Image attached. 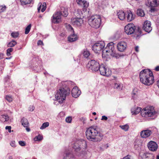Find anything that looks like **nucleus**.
Returning a JSON list of instances; mask_svg holds the SVG:
<instances>
[{"label": "nucleus", "mask_w": 159, "mask_h": 159, "mask_svg": "<svg viewBox=\"0 0 159 159\" xmlns=\"http://www.w3.org/2000/svg\"><path fill=\"white\" fill-rule=\"evenodd\" d=\"M126 43L122 41L119 42L117 45L118 51L120 52H123L126 49Z\"/></svg>", "instance_id": "23"}, {"label": "nucleus", "mask_w": 159, "mask_h": 159, "mask_svg": "<svg viewBox=\"0 0 159 159\" xmlns=\"http://www.w3.org/2000/svg\"><path fill=\"white\" fill-rule=\"evenodd\" d=\"M115 49L114 43L113 42H111L108 43L107 46L102 51V52L104 53L105 51L106 53H109L111 56L116 58H118L119 55L116 53Z\"/></svg>", "instance_id": "9"}, {"label": "nucleus", "mask_w": 159, "mask_h": 159, "mask_svg": "<svg viewBox=\"0 0 159 159\" xmlns=\"http://www.w3.org/2000/svg\"><path fill=\"white\" fill-rule=\"evenodd\" d=\"M93 114L94 115H95L96 114V113L95 112H93Z\"/></svg>", "instance_id": "64"}, {"label": "nucleus", "mask_w": 159, "mask_h": 159, "mask_svg": "<svg viewBox=\"0 0 159 159\" xmlns=\"http://www.w3.org/2000/svg\"><path fill=\"white\" fill-rule=\"evenodd\" d=\"M56 100H57L56 101L54 102V104L55 105H58L59 103L60 104V102H59L58 100H61V99H60L59 100L57 99Z\"/></svg>", "instance_id": "50"}, {"label": "nucleus", "mask_w": 159, "mask_h": 159, "mask_svg": "<svg viewBox=\"0 0 159 159\" xmlns=\"http://www.w3.org/2000/svg\"><path fill=\"white\" fill-rule=\"evenodd\" d=\"M72 120V118L71 117L68 116L67 117L66 119V122L70 123H71Z\"/></svg>", "instance_id": "43"}, {"label": "nucleus", "mask_w": 159, "mask_h": 159, "mask_svg": "<svg viewBox=\"0 0 159 159\" xmlns=\"http://www.w3.org/2000/svg\"><path fill=\"white\" fill-rule=\"evenodd\" d=\"M77 4L82 8L84 12L86 11L89 6V2L84 0H76Z\"/></svg>", "instance_id": "15"}, {"label": "nucleus", "mask_w": 159, "mask_h": 159, "mask_svg": "<svg viewBox=\"0 0 159 159\" xmlns=\"http://www.w3.org/2000/svg\"><path fill=\"white\" fill-rule=\"evenodd\" d=\"M3 54L2 53H0V60L3 58Z\"/></svg>", "instance_id": "58"}, {"label": "nucleus", "mask_w": 159, "mask_h": 159, "mask_svg": "<svg viewBox=\"0 0 159 159\" xmlns=\"http://www.w3.org/2000/svg\"><path fill=\"white\" fill-rule=\"evenodd\" d=\"M26 130H27V131H28V132H29L30 131V129L29 128H26Z\"/></svg>", "instance_id": "60"}, {"label": "nucleus", "mask_w": 159, "mask_h": 159, "mask_svg": "<svg viewBox=\"0 0 159 159\" xmlns=\"http://www.w3.org/2000/svg\"><path fill=\"white\" fill-rule=\"evenodd\" d=\"M127 19L128 21H131L134 20L135 17V15L130 11H128L126 12Z\"/></svg>", "instance_id": "24"}, {"label": "nucleus", "mask_w": 159, "mask_h": 159, "mask_svg": "<svg viewBox=\"0 0 159 159\" xmlns=\"http://www.w3.org/2000/svg\"><path fill=\"white\" fill-rule=\"evenodd\" d=\"M134 148L138 150L139 149L138 148L139 147H140L139 146V145H137L136 142V143L135 142L134 143Z\"/></svg>", "instance_id": "52"}, {"label": "nucleus", "mask_w": 159, "mask_h": 159, "mask_svg": "<svg viewBox=\"0 0 159 159\" xmlns=\"http://www.w3.org/2000/svg\"><path fill=\"white\" fill-rule=\"evenodd\" d=\"M9 159H13L12 157V156H10L9 157Z\"/></svg>", "instance_id": "63"}, {"label": "nucleus", "mask_w": 159, "mask_h": 159, "mask_svg": "<svg viewBox=\"0 0 159 159\" xmlns=\"http://www.w3.org/2000/svg\"><path fill=\"white\" fill-rule=\"evenodd\" d=\"M11 146L13 148H15L16 146L15 142L14 141H11L10 143Z\"/></svg>", "instance_id": "45"}, {"label": "nucleus", "mask_w": 159, "mask_h": 159, "mask_svg": "<svg viewBox=\"0 0 159 159\" xmlns=\"http://www.w3.org/2000/svg\"><path fill=\"white\" fill-rule=\"evenodd\" d=\"M157 86H158V88H159V80H158L157 81Z\"/></svg>", "instance_id": "59"}, {"label": "nucleus", "mask_w": 159, "mask_h": 159, "mask_svg": "<svg viewBox=\"0 0 159 159\" xmlns=\"http://www.w3.org/2000/svg\"><path fill=\"white\" fill-rule=\"evenodd\" d=\"M43 139V136L39 134L38 136H36L34 138L35 141H40Z\"/></svg>", "instance_id": "36"}, {"label": "nucleus", "mask_w": 159, "mask_h": 159, "mask_svg": "<svg viewBox=\"0 0 159 159\" xmlns=\"http://www.w3.org/2000/svg\"><path fill=\"white\" fill-rule=\"evenodd\" d=\"M85 134L86 138L89 140L94 142H100L103 136L98 128L92 126L87 129Z\"/></svg>", "instance_id": "2"}, {"label": "nucleus", "mask_w": 159, "mask_h": 159, "mask_svg": "<svg viewBox=\"0 0 159 159\" xmlns=\"http://www.w3.org/2000/svg\"><path fill=\"white\" fill-rule=\"evenodd\" d=\"M42 7V4H41L38 7V12H39Z\"/></svg>", "instance_id": "55"}, {"label": "nucleus", "mask_w": 159, "mask_h": 159, "mask_svg": "<svg viewBox=\"0 0 159 159\" xmlns=\"http://www.w3.org/2000/svg\"><path fill=\"white\" fill-rule=\"evenodd\" d=\"M82 14V12L80 13V11H78L77 12H75V15L78 17L75 18L72 20V23L74 26L77 27L81 26L83 22V20L81 18Z\"/></svg>", "instance_id": "13"}, {"label": "nucleus", "mask_w": 159, "mask_h": 159, "mask_svg": "<svg viewBox=\"0 0 159 159\" xmlns=\"http://www.w3.org/2000/svg\"><path fill=\"white\" fill-rule=\"evenodd\" d=\"M19 143L20 145L21 146H25L26 145L24 141H19Z\"/></svg>", "instance_id": "44"}, {"label": "nucleus", "mask_w": 159, "mask_h": 159, "mask_svg": "<svg viewBox=\"0 0 159 159\" xmlns=\"http://www.w3.org/2000/svg\"><path fill=\"white\" fill-rule=\"evenodd\" d=\"M81 91L78 89L77 86H75L72 89L71 94L72 97L75 98H77L81 94Z\"/></svg>", "instance_id": "22"}, {"label": "nucleus", "mask_w": 159, "mask_h": 159, "mask_svg": "<svg viewBox=\"0 0 159 159\" xmlns=\"http://www.w3.org/2000/svg\"><path fill=\"white\" fill-rule=\"evenodd\" d=\"M142 108L137 107L136 108L134 112L132 111V115H136L141 112V114L143 117H153L154 119L157 116V112L154 110L152 106L149 107L148 108H145L141 110Z\"/></svg>", "instance_id": "4"}, {"label": "nucleus", "mask_w": 159, "mask_h": 159, "mask_svg": "<svg viewBox=\"0 0 159 159\" xmlns=\"http://www.w3.org/2000/svg\"><path fill=\"white\" fill-rule=\"evenodd\" d=\"M125 32L128 35L132 34L136 39H139L142 35V31L141 28L138 27L136 29L133 24H129L125 26Z\"/></svg>", "instance_id": "5"}, {"label": "nucleus", "mask_w": 159, "mask_h": 159, "mask_svg": "<svg viewBox=\"0 0 159 159\" xmlns=\"http://www.w3.org/2000/svg\"><path fill=\"white\" fill-rule=\"evenodd\" d=\"M99 68V70L100 74L102 75L109 76L111 74V72L110 70H108L107 72H106V66L103 64H101Z\"/></svg>", "instance_id": "16"}, {"label": "nucleus", "mask_w": 159, "mask_h": 159, "mask_svg": "<svg viewBox=\"0 0 159 159\" xmlns=\"http://www.w3.org/2000/svg\"><path fill=\"white\" fill-rule=\"evenodd\" d=\"M42 61L38 56H35L32 58L30 65L31 68L35 72L40 71L42 68Z\"/></svg>", "instance_id": "7"}, {"label": "nucleus", "mask_w": 159, "mask_h": 159, "mask_svg": "<svg viewBox=\"0 0 159 159\" xmlns=\"http://www.w3.org/2000/svg\"><path fill=\"white\" fill-rule=\"evenodd\" d=\"M82 141H77L74 143L72 147L75 153L79 157H83V152H81V149L82 148Z\"/></svg>", "instance_id": "11"}, {"label": "nucleus", "mask_w": 159, "mask_h": 159, "mask_svg": "<svg viewBox=\"0 0 159 159\" xmlns=\"http://www.w3.org/2000/svg\"><path fill=\"white\" fill-rule=\"evenodd\" d=\"M12 57H7L6 58V59H10V58H11Z\"/></svg>", "instance_id": "62"}, {"label": "nucleus", "mask_w": 159, "mask_h": 159, "mask_svg": "<svg viewBox=\"0 0 159 159\" xmlns=\"http://www.w3.org/2000/svg\"><path fill=\"white\" fill-rule=\"evenodd\" d=\"M9 119V116L7 114L0 115V120L2 122L7 121Z\"/></svg>", "instance_id": "29"}, {"label": "nucleus", "mask_w": 159, "mask_h": 159, "mask_svg": "<svg viewBox=\"0 0 159 159\" xmlns=\"http://www.w3.org/2000/svg\"><path fill=\"white\" fill-rule=\"evenodd\" d=\"M137 13L138 16L141 17H143L145 15L144 11L142 9H138Z\"/></svg>", "instance_id": "32"}, {"label": "nucleus", "mask_w": 159, "mask_h": 159, "mask_svg": "<svg viewBox=\"0 0 159 159\" xmlns=\"http://www.w3.org/2000/svg\"><path fill=\"white\" fill-rule=\"evenodd\" d=\"M101 20L100 16H93L89 17L88 23L92 27L98 29L100 25Z\"/></svg>", "instance_id": "8"}, {"label": "nucleus", "mask_w": 159, "mask_h": 159, "mask_svg": "<svg viewBox=\"0 0 159 159\" xmlns=\"http://www.w3.org/2000/svg\"><path fill=\"white\" fill-rule=\"evenodd\" d=\"M68 26L71 30L73 31V33L70 34L68 37V41L70 42H73L76 41L78 39L77 35L74 33L73 28L70 25H68Z\"/></svg>", "instance_id": "20"}, {"label": "nucleus", "mask_w": 159, "mask_h": 159, "mask_svg": "<svg viewBox=\"0 0 159 159\" xmlns=\"http://www.w3.org/2000/svg\"><path fill=\"white\" fill-rule=\"evenodd\" d=\"M19 35L18 32H13L11 34V36L13 38H16Z\"/></svg>", "instance_id": "38"}, {"label": "nucleus", "mask_w": 159, "mask_h": 159, "mask_svg": "<svg viewBox=\"0 0 159 159\" xmlns=\"http://www.w3.org/2000/svg\"><path fill=\"white\" fill-rule=\"evenodd\" d=\"M107 117L105 116H102L101 120H107Z\"/></svg>", "instance_id": "53"}, {"label": "nucleus", "mask_w": 159, "mask_h": 159, "mask_svg": "<svg viewBox=\"0 0 159 159\" xmlns=\"http://www.w3.org/2000/svg\"><path fill=\"white\" fill-rule=\"evenodd\" d=\"M120 127L125 131L128 130V129H129V126L127 124H126L123 125H120Z\"/></svg>", "instance_id": "35"}, {"label": "nucleus", "mask_w": 159, "mask_h": 159, "mask_svg": "<svg viewBox=\"0 0 159 159\" xmlns=\"http://www.w3.org/2000/svg\"><path fill=\"white\" fill-rule=\"evenodd\" d=\"M16 44L17 42L15 40H13L7 43V47L11 48L14 46Z\"/></svg>", "instance_id": "31"}, {"label": "nucleus", "mask_w": 159, "mask_h": 159, "mask_svg": "<svg viewBox=\"0 0 159 159\" xmlns=\"http://www.w3.org/2000/svg\"><path fill=\"white\" fill-rule=\"evenodd\" d=\"M67 9L63 7L61 8L60 11H57L54 14L52 17V23L57 24L61 21V16H63L66 17L68 15Z\"/></svg>", "instance_id": "6"}, {"label": "nucleus", "mask_w": 159, "mask_h": 159, "mask_svg": "<svg viewBox=\"0 0 159 159\" xmlns=\"http://www.w3.org/2000/svg\"><path fill=\"white\" fill-rule=\"evenodd\" d=\"M155 70L156 71H159V66H156L155 67Z\"/></svg>", "instance_id": "57"}, {"label": "nucleus", "mask_w": 159, "mask_h": 159, "mask_svg": "<svg viewBox=\"0 0 159 159\" xmlns=\"http://www.w3.org/2000/svg\"><path fill=\"white\" fill-rule=\"evenodd\" d=\"M149 149L152 151H155L157 149L158 145L155 142L151 141L148 144Z\"/></svg>", "instance_id": "21"}, {"label": "nucleus", "mask_w": 159, "mask_h": 159, "mask_svg": "<svg viewBox=\"0 0 159 159\" xmlns=\"http://www.w3.org/2000/svg\"><path fill=\"white\" fill-rule=\"evenodd\" d=\"M21 121L22 125L25 127H27L28 126L29 123L27 119L23 117L21 119Z\"/></svg>", "instance_id": "28"}, {"label": "nucleus", "mask_w": 159, "mask_h": 159, "mask_svg": "<svg viewBox=\"0 0 159 159\" xmlns=\"http://www.w3.org/2000/svg\"><path fill=\"white\" fill-rule=\"evenodd\" d=\"M135 51L136 52H139V47L138 46H136L135 47Z\"/></svg>", "instance_id": "56"}, {"label": "nucleus", "mask_w": 159, "mask_h": 159, "mask_svg": "<svg viewBox=\"0 0 159 159\" xmlns=\"http://www.w3.org/2000/svg\"><path fill=\"white\" fill-rule=\"evenodd\" d=\"M140 81L144 84L150 85L154 82V77L152 72L149 69H143L140 73Z\"/></svg>", "instance_id": "3"}, {"label": "nucleus", "mask_w": 159, "mask_h": 159, "mask_svg": "<svg viewBox=\"0 0 159 159\" xmlns=\"http://www.w3.org/2000/svg\"><path fill=\"white\" fill-rule=\"evenodd\" d=\"M100 65L98 60L91 59L89 61L86 66L89 70L96 72L98 71Z\"/></svg>", "instance_id": "10"}, {"label": "nucleus", "mask_w": 159, "mask_h": 159, "mask_svg": "<svg viewBox=\"0 0 159 159\" xmlns=\"http://www.w3.org/2000/svg\"><path fill=\"white\" fill-rule=\"evenodd\" d=\"M155 7L151 6L150 8V11L151 12H154L156 11V9L154 7Z\"/></svg>", "instance_id": "48"}, {"label": "nucleus", "mask_w": 159, "mask_h": 159, "mask_svg": "<svg viewBox=\"0 0 159 159\" xmlns=\"http://www.w3.org/2000/svg\"><path fill=\"white\" fill-rule=\"evenodd\" d=\"M79 56L90 60L92 59L93 57L90 52L87 48H84L81 51Z\"/></svg>", "instance_id": "14"}, {"label": "nucleus", "mask_w": 159, "mask_h": 159, "mask_svg": "<svg viewBox=\"0 0 159 159\" xmlns=\"http://www.w3.org/2000/svg\"><path fill=\"white\" fill-rule=\"evenodd\" d=\"M130 157L131 156H130L128 155L121 159H131Z\"/></svg>", "instance_id": "54"}, {"label": "nucleus", "mask_w": 159, "mask_h": 159, "mask_svg": "<svg viewBox=\"0 0 159 159\" xmlns=\"http://www.w3.org/2000/svg\"><path fill=\"white\" fill-rule=\"evenodd\" d=\"M13 49L12 48H8L7 50V54L8 56H9L11 55V52L13 51Z\"/></svg>", "instance_id": "40"}, {"label": "nucleus", "mask_w": 159, "mask_h": 159, "mask_svg": "<svg viewBox=\"0 0 159 159\" xmlns=\"http://www.w3.org/2000/svg\"><path fill=\"white\" fill-rule=\"evenodd\" d=\"M49 125V123L48 122H44L42 126L40 127V129H43L48 127Z\"/></svg>", "instance_id": "33"}, {"label": "nucleus", "mask_w": 159, "mask_h": 159, "mask_svg": "<svg viewBox=\"0 0 159 159\" xmlns=\"http://www.w3.org/2000/svg\"><path fill=\"white\" fill-rule=\"evenodd\" d=\"M31 24H30L28 25L25 29V34H27L29 32L31 28Z\"/></svg>", "instance_id": "37"}, {"label": "nucleus", "mask_w": 159, "mask_h": 159, "mask_svg": "<svg viewBox=\"0 0 159 159\" xmlns=\"http://www.w3.org/2000/svg\"><path fill=\"white\" fill-rule=\"evenodd\" d=\"M33 2V0H20L21 5L24 6L27 4L31 3Z\"/></svg>", "instance_id": "30"}, {"label": "nucleus", "mask_w": 159, "mask_h": 159, "mask_svg": "<svg viewBox=\"0 0 159 159\" xmlns=\"http://www.w3.org/2000/svg\"><path fill=\"white\" fill-rule=\"evenodd\" d=\"M156 159H159V155H158L157 156Z\"/></svg>", "instance_id": "61"}, {"label": "nucleus", "mask_w": 159, "mask_h": 159, "mask_svg": "<svg viewBox=\"0 0 159 159\" xmlns=\"http://www.w3.org/2000/svg\"><path fill=\"white\" fill-rule=\"evenodd\" d=\"M37 44L38 45H43V43L41 40H39L37 42Z\"/></svg>", "instance_id": "51"}, {"label": "nucleus", "mask_w": 159, "mask_h": 159, "mask_svg": "<svg viewBox=\"0 0 159 159\" xmlns=\"http://www.w3.org/2000/svg\"><path fill=\"white\" fill-rule=\"evenodd\" d=\"M5 129L7 130H8V132L9 133L11 132V126H6L5 127Z\"/></svg>", "instance_id": "49"}, {"label": "nucleus", "mask_w": 159, "mask_h": 159, "mask_svg": "<svg viewBox=\"0 0 159 159\" xmlns=\"http://www.w3.org/2000/svg\"><path fill=\"white\" fill-rule=\"evenodd\" d=\"M35 107L33 106L30 105L29 107L28 110L30 111H33Z\"/></svg>", "instance_id": "46"}, {"label": "nucleus", "mask_w": 159, "mask_h": 159, "mask_svg": "<svg viewBox=\"0 0 159 159\" xmlns=\"http://www.w3.org/2000/svg\"><path fill=\"white\" fill-rule=\"evenodd\" d=\"M74 83L71 81H62L59 84L58 86L59 88L56 91L55 97L57 99H61V100H58L60 104L62 103L66 99V96L70 94V89L69 88Z\"/></svg>", "instance_id": "1"}, {"label": "nucleus", "mask_w": 159, "mask_h": 159, "mask_svg": "<svg viewBox=\"0 0 159 159\" xmlns=\"http://www.w3.org/2000/svg\"><path fill=\"white\" fill-rule=\"evenodd\" d=\"M6 100L9 102H11L12 100V98L11 96L6 95L5 97Z\"/></svg>", "instance_id": "39"}, {"label": "nucleus", "mask_w": 159, "mask_h": 159, "mask_svg": "<svg viewBox=\"0 0 159 159\" xmlns=\"http://www.w3.org/2000/svg\"><path fill=\"white\" fill-rule=\"evenodd\" d=\"M142 159H154V157L152 154L145 153L142 155Z\"/></svg>", "instance_id": "27"}, {"label": "nucleus", "mask_w": 159, "mask_h": 159, "mask_svg": "<svg viewBox=\"0 0 159 159\" xmlns=\"http://www.w3.org/2000/svg\"><path fill=\"white\" fill-rule=\"evenodd\" d=\"M114 88L119 89H121L120 83L119 81H116V82L114 83Z\"/></svg>", "instance_id": "34"}, {"label": "nucleus", "mask_w": 159, "mask_h": 159, "mask_svg": "<svg viewBox=\"0 0 159 159\" xmlns=\"http://www.w3.org/2000/svg\"><path fill=\"white\" fill-rule=\"evenodd\" d=\"M151 22L148 20L145 21L143 23V28L147 32L149 33L152 30V27L151 26Z\"/></svg>", "instance_id": "18"}, {"label": "nucleus", "mask_w": 159, "mask_h": 159, "mask_svg": "<svg viewBox=\"0 0 159 159\" xmlns=\"http://www.w3.org/2000/svg\"><path fill=\"white\" fill-rule=\"evenodd\" d=\"M125 13L122 10H119L117 12V15L118 18L121 20H124L125 18Z\"/></svg>", "instance_id": "26"}, {"label": "nucleus", "mask_w": 159, "mask_h": 159, "mask_svg": "<svg viewBox=\"0 0 159 159\" xmlns=\"http://www.w3.org/2000/svg\"><path fill=\"white\" fill-rule=\"evenodd\" d=\"M105 45L104 41H99L96 42L92 46L93 50L96 53H99L102 50H103Z\"/></svg>", "instance_id": "12"}, {"label": "nucleus", "mask_w": 159, "mask_h": 159, "mask_svg": "<svg viewBox=\"0 0 159 159\" xmlns=\"http://www.w3.org/2000/svg\"><path fill=\"white\" fill-rule=\"evenodd\" d=\"M63 159H75L73 152L69 150L65 151L63 155Z\"/></svg>", "instance_id": "17"}, {"label": "nucleus", "mask_w": 159, "mask_h": 159, "mask_svg": "<svg viewBox=\"0 0 159 159\" xmlns=\"http://www.w3.org/2000/svg\"><path fill=\"white\" fill-rule=\"evenodd\" d=\"M152 2L154 7H157L158 5V3L157 2V0H153Z\"/></svg>", "instance_id": "47"}, {"label": "nucleus", "mask_w": 159, "mask_h": 159, "mask_svg": "<svg viewBox=\"0 0 159 159\" xmlns=\"http://www.w3.org/2000/svg\"><path fill=\"white\" fill-rule=\"evenodd\" d=\"M6 9L5 6L0 5V13L4 11Z\"/></svg>", "instance_id": "41"}, {"label": "nucleus", "mask_w": 159, "mask_h": 159, "mask_svg": "<svg viewBox=\"0 0 159 159\" xmlns=\"http://www.w3.org/2000/svg\"><path fill=\"white\" fill-rule=\"evenodd\" d=\"M152 132L149 130H142L140 133V135L143 138H146L149 137L152 133Z\"/></svg>", "instance_id": "25"}, {"label": "nucleus", "mask_w": 159, "mask_h": 159, "mask_svg": "<svg viewBox=\"0 0 159 159\" xmlns=\"http://www.w3.org/2000/svg\"><path fill=\"white\" fill-rule=\"evenodd\" d=\"M46 2H44L43 3L42 6V8L41 10V11L42 12H43L46 10Z\"/></svg>", "instance_id": "42"}, {"label": "nucleus", "mask_w": 159, "mask_h": 159, "mask_svg": "<svg viewBox=\"0 0 159 159\" xmlns=\"http://www.w3.org/2000/svg\"><path fill=\"white\" fill-rule=\"evenodd\" d=\"M10 77L7 75L4 78L5 89L6 90L9 91L11 89V84L10 83Z\"/></svg>", "instance_id": "19"}]
</instances>
